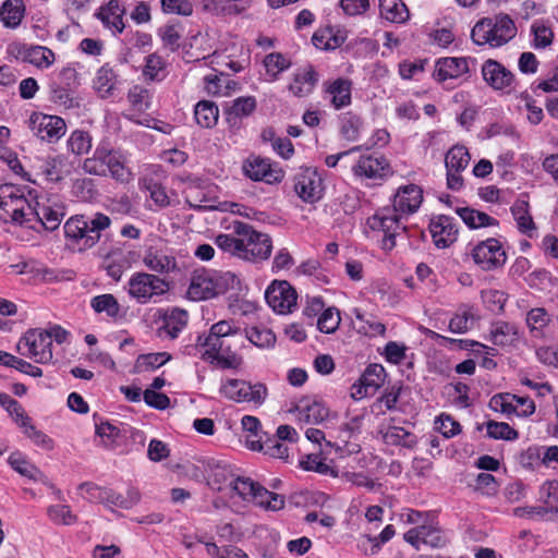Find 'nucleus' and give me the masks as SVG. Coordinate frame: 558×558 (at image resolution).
Here are the masks:
<instances>
[{
    "mask_svg": "<svg viewBox=\"0 0 558 558\" xmlns=\"http://www.w3.org/2000/svg\"><path fill=\"white\" fill-rule=\"evenodd\" d=\"M428 229L433 242L438 248H447L452 245L459 234L454 218L447 215H438L430 219Z\"/></svg>",
    "mask_w": 558,
    "mask_h": 558,
    "instance_id": "obj_19",
    "label": "nucleus"
},
{
    "mask_svg": "<svg viewBox=\"0 0 558 558\" xmlns=\"http://www.w3.org/2000/svg\"><path fill=\"white\" fill-rule=\"evenodd\" d=\"M0 405L8 411V413L11 415V417L17 425L22 424V422L24 421L27 422L29 416L27 415L23 407L10 395L5 392H0Z\"/></svg>",
    "mask_w": 558,
    "mask_h": 558,
    "instance_id": "obj_54",
    "label": "nucleus"
},
{
    "mask_svg": "<svg viewBox=\"0 0 558 558\" xmlns=\"http://www.w3.org/2000/svg\"><path fill=\"white\" fill-rule=\"evenodd\" d=\"M233 275L230 272L223 276L209 271L195 272L187 289V296L192 301H203L215 298L228 290V280Z\"/></svg>",
    "mask_w": 558,
    "mask_h": 558,
    "instance_id": "obj_10",
    "label": "nucleus"
},
{
    "mask_svg": "<svg viewBox=\"0 0 558 558\" xmlns=\"http://www.w3.org/2000/svg\"><path fill=\"white\" fill-rule=\"evenodd\" d=\"M227 340V338L215 337L211 333L199 335L196 342L185 345L182 352L189 356H196L199 353L202 360L209 363L216 362L223 369H238L243 363L239 354H221Z\"/></svg>",
    "mask_w": 558,
    "mask_h": 558,
    "instance_id": "obj_2",
    "label": "nucleus"
},
{
    "mask_svg": "<svg viewBox=\"0 0 558 558\" xmlns=\"http://www.w3.org/2000/svg\"><path fill=\"white\" fill-rule=\"evenodd\" d=\"M108 172L113 179L122 183H126L132 179V172L124 165L119 154H117L116 157H111V159L108 160Z\"/></svg>",
    "mask_w": 558,
    "mask_h": 558,
    "instance_id": "obj_58",
    "label": "nucleus"
},
{
    "mask_svg": "<svg viewBox=\"0 0 558 558\" xmlns=\"http://www.w3.org/2000/svg\"><path fill=\"white\" fill-rule=\"evenodd\" d=\"M104 267L109 277L119 281L130 264L121 253H112L104 260Z\"/></svg>",
    "mask_w": 558,
    "mask_h": 558,
    "instance_id": "obj_48",
    "label": "nucleus"
},
{
    "mask_svg": "<svg viewBox=\"0 0 558 558\" xmlns=\"http://www.w3.org/2000/svg\"><path fill=\"white\" fill-rule=\"evenodd\" d=\"M233 233L241 236L240 258L255 262L265 260L270 256L272 241L267 233L258 232L251 225L242 221L234 222Z\"/></svg>",
    "mask_w": 558,
    "mask_h": 558,
    "instance_id": "obj_6",
    "label": "nucleus"
},
{
    "mask_svg": "<svg viewBox=\"0 0 558 558\" xmlns=\"http://www.w3.org/2000/svg\"><path fill=\"white\" fill-rule=\"evenodd\" d=\"M187 324V313L184 310L173 308L165 314L162 325L159 327V336L166 335L170 339H175Z\"/></svg>",
    "mask_w": 558,
    "mask_h": 558,
    "instance_id": "obj_33",
    "label": "nucleus"
},
{
    "mask_svg": "<svg viewBox=\"0 0 558 558\" xmlns=\"http://www.w3.org/2000/svg\"><path fill=\"white\" fill-rule=\"evenodd\" d=\"M340 123V134L344 140L355 142L360 138L363 129V120L361 117L352 112H347L342 116Z\"/></svg>",
    "mask_w": 558,
    "mask_h": 558,
    "instance_id": "obj_42",
    "label": "nucleus"
},
{
    "mask_svg": "<svg viewBox=\"0 0 558 558\" xmlns=\"http://www.w3.org/2000/svg\"><path fill=\"white\" fill-rule=\"evenodd\" d=\"M170 360L171 354L168 352L141 354L136 360L135 367L138 372L153 371L165 365Z\"/></svg>",
    "mask_w": 558,
    "mask_h": 558,
    "instance_id": "obj_47",
    "label": "nucleus"
},
{
    "mask_svg": "<svg viewBox=\"0 0 558 558\" xmlns=\"http://www.w3.org/2000/svg\"><path fill=\"white\" fill-rule=\"evenodd\" d=\"M23 434L29 438L36 446L41 447L45 450H52L54 447L53 440L44 432L38 430L32 423V418L28 417L27 422L24 421L19 425Z\"/></svg>",
    "mask_w": 558,
    "mask_h": 558,
    "instance_id": "obj_45",
    "label": "nucleus"
},
{
    "mask_svg": "<svg viewBox=\"0 0 558 558\" xmlns=\"http://www.w3.org/2000/svg\"><path fill=\"white\" fill-rule=\"evenodd\" d=\"M380 16L391 23H404L410 13L402 0H379Z\"/></svg>",
    "mask_w": 558,
    "mask_h": 558,
    "instance_id": "obj_37",
    "label": "nucleus"
},
{
    "mask_svg": "<svg viewBox=\"0 0 558 558\" xmlns=\"http://www.w3.org/2000/svg\"><path fill=\"white\" fill-rule=\"evenodd\" d=\"M220 392L235 402H252L260 405L267 397V387L262 383L251 384L242 379L229 378L222 383Z\"/></svg>",
    "mask_w": 558,
    "mask_h": 558,
    "instance_id": "obj_12",
    "label": "nucleus"
},
{
    "mask_svg": "<svg viewBox=\"0 0 558 558\" xmlns=\"http://www.w3.org/2000/svg\"><path fill=\"white\" fill-rule=\"evenodd\" d=\"M244 174L253 181L272 184L283 179L281 169L274 168L270 160L259 156H250L242 166Z\"/></svg>",
    "mask_w": 558,
    "mask_h": 558,
    "instance_id": "obj_18",
    "label": "nucleus"
},
{
    "mask_svg": "<svg viewBox=\"0 0 558 558\" xmlns=\"http://www.w3.org/2000/svg\"><path fill=\"white\" fill-rule=\"evenodd\" d=\"M117 74L109 64L99 68L93 78V88L101 99L113 96L117 85Z\"/></svg>",
    "mask_w": 558,
    "mask_h": 558,
    "instance_id": "obj_31",
    "label": "nucleus"
},
{
    "mask_svg": "<svg viewBox=\"0 0 558 558\" xmlns=\"http://www.w3.org/2000/svg\"><path fill=\"white\" fill-rule=\"evenodd\" d=\"M246 338L259 348H269L276 342L275 333L267 328L252 327L246 330Z\"/></svg>",
    "mask_w": 558,
    "mask_h": 558,
    "instance_id": "obj_55",
    "label": "nucleus"
},
{
    "mask_svg": "<svg viewBox=\"0 0 558 558\" xmlns=\"http://www.w3.org/2000/svg\"><path fill=\"white\" fill-rule=\"evenodd\" d=\"M487 436L493 439L515 440L519 433L508 423L489 420L485 424Z\"/></svg>",
    "mask_w": 558,
    "mask_h": 558,
    "instance_id": "obj_49",
    "label": "nucleus"
},
{
    "mask_svg": "<svg viewBox=\"0 0 558 558\" xmlns=\"http://www.w3.org/2000/svg\"><path fill=\"white\" fill-rule=\"evenodd\" d=\"M194 117L198 125L210 129L217 124L219 110L215 102L201 100L195 106Z\"/></svg>",
    "mask_w": 558,
    "mask_h": 558,
    "instance_id": "obj_40",
    "label": "nucleus"
},
{
    "mask_svg": "<svg viewBox=\"0 0 558 558\" xmlns=\"http://www.w3.org/2000/svg\"><path fill=\"white\" fill-rule=\"evenodd\" d=\"M111 219L101 213H96L93 216H74L68 219L64 223L65 236L76 241L83 242L85 248L94 246L99 240L101 231L109 228Z\"/></svg>",
    "mask_w": 558,
    "mask_h": 558,
    "instance_id": "obj_4",
    "label": "nucleus"
},
{
    "mask_svg": "<svg viewBox=\"0 0 558 558\" xmlns=\"http://www.w3.org/2000/svg\"><path fill=\"white\" fill-rule=\"evenodd\" d=\"M291 412L296 414V420L305 424H320L329 416V409L318 400L310 398L301 399Z\"/></svg>",
    "mask_w": 558,
    "mask_h": 558,
    "instance_id": "obj_24",
    "label": "nucleus"
},
{
    "mask_svg": "<svg viewBox=\"0 0 558 558\" xmlns=\"http://www.w3.org/2000/svg\"><path fill=\"white\" fill-rule=\"evenodd\" d=\"M550 316L543 307L532 308L526 315V324L535 336L542 332V329L548 325Z\"/></svg>",
    "mask_w": 558,
    "mask_h": 558,
    "instance_id": "obj_57",
    "label": "nucleus"
},
{
    "mask_svg": "<svg viewBox=\"0 0 558 558\" xmlns=\"http://www.w3.org/2000/svg\"><path fill=\"white\" fill-rule=\"evenodd\" d=\"M256 106L257 102L254 96L238 97L225 109L227 120L231 122L235 119L246 118L255 111Z\"/></svg>",
    "mask_w": 558,
    "mask_h": 558,
    "instance_id": "obj_38",
    "label": "nucleus"
},
{
    "mask_svg": "<svg viewBox=\"0 0 558 558\" xmlns=\"http://www.w3.org/2000/svg\"><path fill=\"white\" fill-rule=\"evenodd\" d=\"M386 371L380 364L368 365L361 376L363 385L366 386L372 393L384 385Z\"/></svg>",
    "mask_w": 558,
    "mask_h": 558,
    "instance_id": "obj_46",
    "label": "nucleus"
},
{
    "mask_svg": "<svg viewBox=\"0 0 558 558\" xmlns=\"http://www.w3.org/2000/svg\"><path fill=\"white\" fill-rule=\"evenodd\" d=\"M31 196L25 195V187L14 184L0 185V220L25 226Z\"/></svg>",
    "mask_w": 558,
    "mask_h": 558,
    "instance_id": "obj_7",
    "label": "nucleus"
},
{
    "mask_svg": "<svg viewBox=\"0 0 558 558\" xmlns=\"http://www.w3.org/2000/svg\"><path fill=\"white\" fill-rule=\"evenodd\" d=\"M422 532V543L434 548L444 547L447 543L445 536L438 527L432 525H420Z\"/></svg>",
    "mask_w": 558,
    "mask_h": 558,
    "instance_id": "obj_62",
    "label": "nucleus"
},
{
    "mask_svg": "<svg viewBox=\"0 0 558 558\" xmlns=\"http://www.w3.org/2000/svg\"><path fill=\"white\" fill-rule=\"evenodd\" d=\"M90 305L96 313H106L109 317L119 314L120 306L112 294H101L92 299Z\"/></svg>",
    "mask_w": 558,
    "mask_h": 558,
    "instance_id": "obj_51",
    "label": "nucleus"
},
{
    "mask_svg": "<svg viewBox=\"0 0 558 558\" xmlns=\"http://www.w3.org/2000/svg\"><path fill=\"white\" fill-rule=\"evenodd\" d=\"M294 191L306 203H315L322 198V180L315 171L306 169L295 177Z\"/></svg>",
    "mask_w": 558,
    "mask_h": 558,
    "instance_id": "obj_26",
    "label": "nucleus"
},
{
    "mask_svg": "<svg viewBox=\"0 0 558 558\" xmlns=\"http://www.w3.org/2000/svg\"><path fill=\"white\" fill-rule=\"evenodd\" d=\"M324 86L325 93L328 95L330 104L336 109H341L351 104V81L339 77L332 82H326Z\"/></svg>",
    "mask_w": 558,
    "mask_h": 558,
    "instance_id": "obj_29",
    "label": "nucleus"
},
{
    "mask_svg": "<svg viewBox=\"0 0 558 558\" xmlns=\"http://www.w3.org/2000/svg\"><path fill=\"white\" fill-rule=\"evenodd\" d=\"M318 81V72L313 65L307 64L298 69L296 72L293 73L292 81L289 84L288 89L295 97H306L312 94Z\"/></svg>",
    "mask_w": 558,
    "mask_h": 558,
    "instance_id": "obj_27",
    "label": "nucleus"
},
{
    "mask_svg": "<svg viewBox=\"0 0 558 558\" xmlns=\"http://www.w3.org/2000/svg\"><path fill=\"white\" fill-rule=\"evenodd\" d=\"M62 82L65 83L66 86H61L59 84H51L50 86V99L57 105L63 106L66 109L78 108L81 102L77 97H74L71 85L76 83L77 72L74 68H64L61 70L59 74Z\"/></svg>",
    "mask_w": 558,
    "mask_h": 558,
    "instance_id": "obj_20",
    "label": "nucleus"
},
{
    "mask_svg": "<svg viewBox=\"0 0 558 558\" xmlns=\"http://www.w3.org/2000/svg\"><path fill=\"white\" fill-rule=\"evenodd\" d=\"M24 11L22 0H7L0 9L1 21L7 27L15 28L21 24Z\"/></svg>",
    "mask_w": 558,
    "mask_h": 558,
    "instance_id": "obj_41",
    "label": "nucleus"
},
{
    "mask_svg": "<svg viewBox=\"0 0 558 558\" xmlns=\"http://www.w3.org/2000/svg\"><path fill=\"white\" fill-rule=\"evenodd\" d=\"M353 174L362 180H386L393 171L384 156L364 155L352 167Z\"/></svg>",
    "mask_w": 558,
    "mask_h": 558,
    "instance_id": "obj_15",
    "label": "nucleus"
},
{
    "mask_svg": "<svg viewBox=\"0 0 558 558\" xmlns=\"http://www.w3.org/2000/svg\"><path fill=\"white\" fill-rule=\"evenodd\" d=\"M264 64L267 71V74L276 80L278 75L288 70L291 66V61L284 54L280 52H272L265 57Z\"/></svg>",
    "mask_w": 558,
    "mask_h": 558,
    "instance_id": "obj_50",
    "label": "nucleus"
},
{
    "mask_svg": "<svg viewBox=\"0 0 558 558\" xmlns=\"http://www.w3.org/2000/svg\"><path fill=\"white\" fill-rule=\"evenodd\" d=\"M470 154L463 146H453L446 154L445 165L447 171L460 172L464 170L470 162Z\"/></svg>",
    "mask_w": 558,
    "mask_h": 558,
    "instance_id": "obj_44",
    "label": "nucleus"
},
{
    "mask_svg": "<svg viewBox=\"0 0 558 558\" xmlns=\"http://www.w3.org/2000/svg\"><path fill=\"white\" fill-rule=\"evenodd\" d=\"M28 196L31 202L25 227L33 228V222H39L46 230H57L65 216V206L59 197L48 194L33 196L31 191Z\"/></svg>",
    "mask_w": 558,
    "mask_h": 558,
    "instance_id": "obj_3",
    "label": "nucleus"
},
{
    "mask_svg": "<svg viewBox=\"0 0 558 558\" xmlns=\"http://www.w3.org/2000/svg\"><path fill=\"white\" fill-rule=\"evenodd\" d=\"M68 148L75 155L87 154L92 148L90 135L85 131H73L68 140Z\"/></svg>",
    "mask_w": 558,
    "mask_h": 558,
    "instance_id": "obj_53",
    "label": "nucleus"
},
{
    "mask_svg": "<svg viewBox=\"0 0 558 558\" xmlns=\"http://www.w3.org/2000/svg\"><path fill=\"white\" fill-rule=\"evenodd\" d=\"M140 186L149 193V197L156 206L163 208L170 205V198L166 189L153 178H143L140 182Z\"/></svg>",
    "mask_w": 558,
    "mask_h": 558,
    "instance_id": "obj_43",
    "label": "nucleus"
},
{
    "mask_svg": "<svg viewBox=\"0 0 558 558\" xmlns=\"http://www.w3.org/2000/svg\"><path fill=\"white\" fill-rule=\"evenodd\" d=\"M436 429L446 438L461 433V425L448 414L439 415L435 421Z\"/></svg>",
    "mask_w": 558,
    "mask_h": 558,
    "instance_id": "obj_60",
    "label": "nucleus"
},
{
    "mask_svg": "<svg viewBox=\"0 0 558 558\" xmlns=\"http://www.w3.org/2000/svg\"><path fill=\"white\" fill-rule=\"evenodd\" d=\"M10 52L22 62L37 68H49L54 62V53L47 47L16 44L11 46Z\"/></svg>",
    "mask_w": 558,
    "mask_h": 558,
    "instance_id": "obj_23",
    "label": "nucleus"
},
{
    "mask_svg": "<svg viewBox=\"0 0 558 558\" xmlns=\"http://www.w3.org/2000/svg\"><path fill=\"white\" fill-rule=\"evenodd\" d=\"M340 322L341 318L339 312L335 311L332 307H329L324 310L319 315L317 320V328L322 332L332 333L338 329Z\"/></svg>",
    "mask_w": 558,
    "mask_h": 558,
    "instance_id": "obj_56",
    "label": "nucleus"
},
{
    "mask_svg": "<svg viewBox=\"0 0 558 558\" xmlns=\"http://www.w3.org/2000/svg\"><path fill=\"white\" fill-rule=\"evenodd\" d=\"M246 445L251 450L262 451L264 454L271 458L288 459L289 457L288 446L272 436L268 437L266 435L264 439L263 437H259L258 439H248Z\"/></svg>",
    "mask_w": 558,
    "mask_h": 558,
    "instance_id": "obj_30",
    "label": "nucleus"
},
{
    "mask_svg": "<svg viewBox=\"0 0 558 558\" xmlns=\"http://www.w3.org/2000/svg\"><path fill=\"white\" fill-rule=\"evenodd\" d=\"M517 34L513 20L505 13L481 19L471 31V38L477 46L497 48L509 43Z\"/></svg>",
    "mask_w": 558,
    "mask_h": 558,
    "instance_id": "obj_1",
    "label": "nucleus"
},
{
    "mask_svg": "<svg viewBox=\"0 0 558 558\" xmlns=\"http://www.w3.org/2000/svg\"><path fill=\"white\" fill-rule=\"evenodd\" d=\"M474 263L483 270L490 271L502 267L507 260V254L499 240L489 238L478 242L472 250Z\"/></svg>",
    "mask_w": 558,
    "mask_h": 558,
    "instance_id": "obj_14",
    "label": "nucleus"
},
{
    "mask_svg": "<svg viewBox=\"0 0 558 558\" xmlns=\"http://www.w3.org/2000/svg\"><path fill=\"white\" fill-rule=\"evenodd\" d=\"M423 202V190L416 184L400 186L392 199V209L401 217L417 211Z\"/></svg>",
    "mask_w": 558,
    "mask_h": 558,
    "instance_id": "obj_22",
    "label": "nucleus"
},
{
    "mask_svg": "<svg viewBox=\"0 0 558 558\" xmlns=\"http://www.w3.org/2000/svg\"><path fill=\"white\" fill-rule=\"evenodd\" d=\"M229 486L242 500L253 502L266 510L277 511L284 507L282 495L269 492L250 477H234L230 481Z\"/></svg>",
    "mask_w": 558,
    "mask_h": 558,
    "instance_id": "obj_5",
    "label": "nucleus"
},
{
    "mask_svg": "<svg viewBox=\"0 0 558 558\" xmlns=\"http://www.w3.org/2000/svg\"><path fill=\"white\" fill-rule=\"evenodd\" d=\"M484 81L494 89L510 93L515 78L511 71L496 60L488 59L482 65Z\"/></svg>",
    "mask_w": 558,
    "mask_h": 558,
    "instance_id": "obj_21",
    "label": "nucleus"
},
{
    "mask_svg": "<svg viewBox=\"0 0 558 558\" xmlns=\"http://www.w3.org/2000/svg\"><path fill=\"white\" fill-rule=\"evenodd\" d=\"M396 418H390L386 426H381L380 434L383 440L387 445L402 446L404 448H414L416 446V437L403 427L395 425Z\"/></svg>",
    "mask_w": 558,
    "mask_h": 558,
    "instance_id": "obj_28",
    "label": "nucleus"
},
{
    "mask_svg": "<svg viewBox=\"0 0 558 558\" xmlns=\"http://www.w3.org/2000/svg\"><path fill=\"white\" fill-rule=\"evenodd\" d=\"M142 262L144 266L151 271L150 274H155L159 277L173 271L177 267L175 258L159 243L145 247Z\"/></svg>",
    "mask_w": 558,
    "mask_h": 558,
    "instance_id": "obj_17",
    "label": "nucleus"
},
{
    "mask_svg": "<svg viewBox=\"0 0 558 558\" xmlns=\"http://www.w3.org/2000/svg\"><path fill=\"white\" fill-rule=\"evenodd\" d=\"M515 395L504 392L493 396L488 402V407L495 411L506 415L515 414L517 405H514Z\"/></svg>",
    "mask_w": 558,
    "mask_h": 558,
    "instance_id": "obj_52",
    "label": "nucleus"
},
{
    "mask_svg": "<svg viewBox=\"0 0 558 558\" xmlns=\"http://www.w3.org/2000/svg\"><path fill=\"white\" fill-rule=\"evenodd\" d=\"M16 350L39 364L50 363L53 359L52 342L45 329L28 330L17 342Z\"/></svg>",
    "mask_w": 558,
    "mask_h": 558,
    "instance_id": "obj_11",
    "label": "nucleus"
},
{
    "mask_svg": "<svg viewBox=\"0 0 558 558\" xmlns=\"http://www.w3.org/2000/svg\"><path fill=\"white\" fill-rule=\"evenodd\" d=\"M160 3L162 11L167 14L189 16L193 13L190 0H161Z\"/></svg>",
    "mask_w": 558,
    "mask_h": 558,
    "instance_id": "obj_63",
    "label": "nucleus"
},
{
    "mask_svg": "<svg viewBox=\"0 0 558 558\" xmlns=\"http://www.w3.org/2000/svg\"><path fill=\"white\" fill-rule=\"evenodd\" d=\"M473 319L474 316L469 310L458 312L449 322V330L454 333H464L470 329Z\"/></svg>",
    "mask_w": 558,
    "mask_h": 558,
    "instance_id": "obj_64",
    "label": "nucleus"
},
{
    "mask_svg": "<svg viewBox=\"0 0 558 558\" xmlns=\"http://www.w3.org/2000/svg\"><path fill=\"white\" fill-rule=\"evenodd\" d=\"M123 14L124 9L121 8L119 1L111 0L107 7L100 9L98 17L113 34H120L124 29Z\"/></svg>",
    "mask_w": 558,
    "mask_h": 558,
    "instance_id": "obj_32",
    "label": "nucleus"
},
{
    "mask_svg": "<svg viewBox=\"0 0 558 558\" xmlns=\"http://www.w3.org/2000/svg\"><path fill=\"white\" fill-rule=\"evenodd\" d=\"M469 61L471 58L464 57H447L440 58L436 61L434 77L438 82H446L447 80L459 78L469 73Z\"/></svg>",
    "mask_w": 558,
    "mask_h": 558,
    "instance_id": "obj_25",
    "label": "nucleus"
},
{
    "mask_svg": "<svg viewBox=\"0 0 558 558\" xmlns=\"http://www.w3.org/2000/svg\"><path fill=\"white\" fill-rule=\"evenodd\" d=\"M529 207L530 206L526 201L518 199L511 206V213L514 220L517 221L519 231L529 238H532L536 230V226L532 216L530 215Z\"/></svg>",
    "mask_w": 558,
    "mask_h": 558,
    "instance_id": "obj_35",
    "label": "nucleus"
},
{
    "mask_svg": "<svg viewBox=\"0 0 558 558\" xmlns=\"http://www.w3.org/2000/svg\"><path fill=\"white\" fill-rule=\"evenodd\" d=\"M27 123L36 137L48 143L58 142L66 132L65 121L58 116L35 111L29 116Z\"/></svg>",
    "mask_w": 558,
    "mask_h": 558,
    "instance_id": "obj_13",
    "label": "nucleus"
},
{
    "mask_svg": "<svg viewBox=\"0 0 558 558\" xmlns=\"http://www.w3.org/2000/svg\"><path fill=\"white\" fill-rule=\"evenodd\" d=\"M105 494L104 505L108 508L118 507L128 510L137 505L141 500V494L135 487H130L125 496L111 488H108Z\"/></svg>",
    "mask_w": 558,
    "mask_h": 558,
    "instance_id": "obj_36",
    "label": "nucleus"
},
{
    "mask_svg": "<svg viewBox=\"0 0 558 558\" xmlns=\"http://www.w3.org/2000/svg\"><path fill=\"white\" fill-rule=\"evenodd\" d=\"M267 304L279 314H287L296 306L298 294L288 281H272L265 291Z\"/></svg>",
    "mask_w": 558,
    "mask_h": 558,
    "instance_id": "obj_16",
    "label": "nucleus"
},
{
    "mask_svg": "<svg viewBox=\"0 0 558 558\" xmlns=\"http://www.w3.org/2000/svg\"><path fill=\"white\" fill-rule=\"evenodd\" d=\"M129 295L140 304H147L160 298L169 290V282L155 274L134 272L128 282Z\"/></svg>",
    "mask_w": 558,
    "mask_h": 558,
    "instance_id": "obj_8",
    "label": "nucleus"
},
{
    "mask_svg": "<svg viewBox=\"0 0 558 558\" xmlns=\"http://www.w3.org/2000/svg\"><path fill=\"white\" fill-rule=\"evenodd\" d=\"M401 219L402 217L391 207L380 208L367 219L371 230L383 233V250L391 251L396 246V238L405 231Z\"/></svg>",
    "mask_w": 558,
    "mask_h": 558,
    "instance_id": "obj_9",
    "label": "nucleus"
},
{
    "mask_svg": "<svg viewBox=\"0 0 558 558\" xmlns=\"http://www.w3.org/2000/svg\"><path fill=\"white\" fill-rule=\"evenodd\" d=\"M532 33L534 35L533 47L534 48H546L553 43L554 33L549 27L541 22H535L532 25Z\"/></svg>",
    "mask_w": 558,
    "mask_h": 558,
    "instance_id": "obj_61",
    "label": "nucleus"
},
{
    "mask_svg": "<svg viewBox=\"0 0 558 558\" xmlns=\"http://www.w3.org/2000/svg\"><path fill=\"white\" fill-rule=\"evenodd\" d=\"M9 464L21 475L33 481L45 482V474L34 464L28 462L21 452H13L9 457Z\"/></svg>",
    "mask_w": 558,
    "mask_h": 558,
    "instance_id": "obj_39",
    "label": "nucleus"
},
{
    "mask_svg": "<svg viewBox=\"0 0 558 558\" xmlns=\"http://www.w3.org/2000/svg\"><path fill=\"white\" fill-rule=\"evenodd\" d=\"M456 213L462 219V221L471 229H478L485 227H497L498 220L487 215L486 213L470 208V207H458Z\"/></svg>",
    "mask_w": 558,
    "mask_h": 558,
    "instance_id": "obj_34",
    "label": "nucleus"
},
{
    "mask_svg": "<svg viewBox=\"0 0 558 558\" xmlns=\"http://www.w3.org/2000/svg\"><path fill=\"white\" fill-rule=\"evenodd\" d=\"M48 517L58 524L70 525L76 522V515L66 505H56L48 508Z\"/></svg>",
    "mask_w": 558,
    "mask_h": 558,
    "instance_id": "obj_59",
    "label": "nucleus"
}]
</instances>
